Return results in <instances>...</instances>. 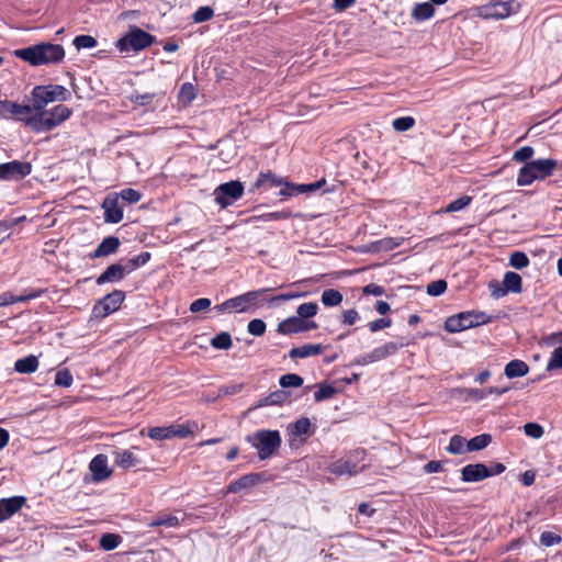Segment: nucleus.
I'll return each instance as SVG.
<instances>
[{
    "mask_svg": "<svg viewBox=\"0 0 562 562\" xmlns=\"http://www.w3.org/2000/svg\"><path fill=\"white\" fill-rule=\"evenodd\" d=\"M119 196L122 200L133 204V203H137L142 199V193L134 189L127 188V189H123L119 193Z\"/></svg>",
    "mask_w": 562,
    "mask_h": 562,
    "instance_id": "obj_59",
    "label": "nucleus"
},
{
    "mask_svg": "<svg viewBox=\"0 0 562 562\" xmlns=\"http://www.w3.org/2000/svg\"><path fill=\"white\" fill-rule=\"evenodd\" d=\"M25 217L21 216L14 220H4L0 221V235L9 236V229L19 224L21 221H23Z\"/></svg>",
    "mask_w": 562,
    "mask_h": 562,
    "instance_id": "obj_64",
    "label": "nucleus"
},
{
    "mask_svg": "<svg viewBox=\"0 0 562 562\" xmlns=\"http://www.w3.org/2000/svg\"><path fill=\"white\" fill-rule=\"evenodd\" d=\"M447 451L450 454H461L467 452V442L462 436L454 435L451 437Z\"/></svg>",
    "mask_w": 562,
    "mask_h": 562,
    "instance_id": "obj_40",
    "label": "nucleus"
},
{
    "mask_svg": "<svg viewBox=\"0 0 562 562\" xmlns=\"http://www.w3.org/2000/svg\"><path fill=\"white\" fill-rule=\"evenodd\" d=\"M491 317L484 312H461L448 317L445 322V329L448 333H459L471 327L487 324Z\"/></svg>",
    "mask_w": 562,
    "mask_h": 562,
    "instance_id": "obj_6",
    "label": "nucleus"
},
{
    "mask_svg": "<svg viewBox=\"0 0 562 562\" xmlns=\"http://www.w3.org/2000/svg\"><path fill=\"white\" fill-rule=\"evenodd\" d=\"M562 538L551 531H543L540 536V543L544 547H552L559 544Z\"/></svg>",
    "mask_w": 562,
    "mask_h": 562,
    "instance_id": "obj_58",
    "label": "nucleus"
},
{
    "mask_svg": "<svg viewBox=\"0 0 562 562\" xmlns=\"http://www.w3.org/2000/svg\"><path fill=\"white\" fill-rule=\"evenodd\" d=\"M15 56L32 66L55 64L65 57L61 45L52 43H40L14 52Z\"/></svg>",
    "mask_w": 562,
    "mask_h": 562,
    "instance_id": "obj_1",
    "label": "nucleus"
},
{
    "mask_svg": "<svg viewBox=\"0 0 562 562\" xmlns=\"http://www.w3.org/2000/svg\"><path fill=\"white\" fill-rule=\"evenodd\" d=\"M486 477L487 467L483 463L468 464L461 470V479L464 482H480Z\"/></svg>",
    "mask_w": 562,
    "mask_h": 562,
    "instance_id": "obj_21",
    "label": "nucleus"
},
{
    "mask_svg": "<svg viewBox=\"0 0 562 562\" xmlns=\"http://www.w3.org/2000/svg\"><path fill=\"white\" fill-rule=\"evenodd\" d=\"M122 542V538L120 535L116 533H104L100 538L99 544L100 547L105 550H114L119 547V544Z\"/></svg>",
    "mask_w": 562,
    "mask_h": 562,
    "instance_id": "obj_38",
    "label": "nucleus"
},
{
    "mask_svg": "<svg viewBox=\"0 0 562 562\" xmlns=\"http://www.w3.org/2000/svg\"><path fill=\"white\" fill-rule=\"evenodd\" d=\"M529 372L528 364L522 360H512L504 369V373L508 379L520 378Z\"/></svg>",
    "mask_w": 562,
    "mask_h": 562,
    "instance_id": "obj_27",
    "label": "nucleus"
},
{
    "mask_svg": "<svg viewBox=\"0 0 562 562\" xmlns=\"http://www.w3.org/2000/svg\"><path fill=\"white\" fill-rule=\"evenodd\" d=\"M154 42L155 37L153 35L135 27L116 42V47L122 53L130 49L138 52L149 47Z\"/></svg>",
    "mask_w": 562,
    "mask_h": 562,
    "instance_id": "obj_8",
    "label": "nucleus"
},
{
    "mask_svg": "<svg viewBox=\"0 0 562 562\" xmlns=\"http://www.w3.org/2000/svg\"><path fill=\"white\" fill-rule=\"evenodd\" d=\"M214 11L211 7H201L193 14L195 23H202L213 18Z\"/></svg>",
    "mask_w": 562,
    "mask_h": 562,
    "instance_id": "obj_54",
    "label": "nucleus"
},
{
    "mask_svg": "<svg viewBox=\"0 0 562 562\" xmlns=\"http://www.w3.org/2000/svg\"><path fill=\"white\" fill-rule=\"evenodd\" d=\"M55 384L63 387H69L72 384V375L68 369H61L56 372Z\"/></svg>",
    "mask_w": 562,
    "mask_h": 562,
    "instance_id": "obj_52",
    "label": "nucleus"
},
{
    "mask_svg": "<svg viewBox=\"0 0 562 562\" xmlns=\"http://www.w3.org/2000/svg\"><path fill=\"white\" fill-rule=\"evenodd\" d=\"M246 440L257 449L260 460L274 454L281 446L282 439L278 430L261 429L247 436Z\"/></svg>",
    "mask_w": 562,
    "mask_h": 562,
    "instance_id": "obj_3",
    "label": "nucleus"
},
{
    "mask_svg": "<svg viewBox=\"0 0 562 562\" xmlns=\"http://www.w3.org/2000/svg\"><path fill=\"white\" fill-rule=\"evenodd\" d=\"M102 209L104 210V221L106 223L116 224L123 218V211L119 205V196H106L102 202Z\"/></svg>",
    "mask_w": 562,
    "mask_h": 562,
    "instance_id": "obj_18",
    "label": "nucleus"
},
{
    "mask_svg": "<svg viewBox=\"0 0 562 562\" xmlns=\"http://www.w3.org/2000/svg\"><path fill=\"white\" fill-rule=\"evenodd\" d=\"M521 277L516 273L508 271L504 276L503 284L505 286V290H501V295H504L506 292H513V293H519L521 291ZM495 296H499L498 293H493Z\"/></svg>",
    "mask_w": 562,
    "mask_h": 562,
    "instance_id": "obj_25",
    "label": "nucleus"
},
{
    "mask_svg": "<svg viewBox=\"0 0 562 562\" xmlns=\"http://www.w3.org/2000/svg\"><path fill=\"white\" fill-rule=\"evenodd\" d=\"M447 290V282L445 280L432 281L427 285V293L431 296H438Z\"/></svg>",
    "mask_w": 562,
    "mask_h": 562,
    "instance_id": "obj_57",
    "label": "nucleus"
},
{
    "mask_svg": "<svg viewBox=\"0 0 562 562\" xmlns=\"http://www.w3.org/2000/svg\"><path fill=\"white\" fill-rule=\"evenodd\" d=\"M196 97L195 88L192 83L186 82L181 86L180 92H179V101L189 104L191 103L194 98Z\"/></svg>",
    "mask_w": 562,
    "mask_h": 562,
    "instance_id": "obj_43",
    "label": "nucleus"
},
{
    "mask_svg": "<svg viewBox=\"0 0 562 562\" xmlns=\"http://www.w3.org/2000/svg\"><path fill=\"white\" fill-rule=\"evenodd\" d=\"M289 397V393L283 390H278L272 393H270L268 396L261 398L258 401V403L251 407V409H256L263 406H270V405H280L284 403Z\"/></svg>",
    "mask_w": 562,
    "mask_h": 562,
    "instance_id": "obj_28",
    "label": "nucleus"
},
{
    "mask_svg": "<svg viewBox=\"0 0 562 562\" xmlns=\"http://www.w3.org/2000/svg\"><path fill=\"white\" fill-rule=\"evenodd\" d=\"M113 460L115 465L123 470H128L140 464L139 458L130 449L114 450Z\"/></svg>",
    "mask_w": 562,
    "mask_h": 562,
    "instance_id": "obj_20",
    "label": "nucleus"
},
{
    "mask_svg": "<svg viewBox=\"0 0 562 562\" xmlns=\"http://www.w3.org/2000/svg\"><path fill=\"white\" fill-rule=\"evenodd\" d=\"M435 8L430 2H422L415 4L412 10V18L415 21H425L434 16Z\"/></svg>",
    "mask_w": 562,
    "mask_h": 562,
    "instance_id": "obj_31",
    "label": "nucleus"
},
{
    "mask_svg": "<svg viewBox=\"0 0 562 562\" xmlns=\"http://www.w3.org/2000/svg\"><path fill=\"white\" fill-rule=\"evenodd\" d=\"M404 344L389 341L382 346L374 348L371 352L360 356L356 359V364L367 366L376 361H381L394 355Z\"/></svg>",
    "mask_w": 562,
    "mask_h": 562,
    "instance_id": "obj_13",
    "label": "nucleus"
},
{
    "mask_svg": "<svg viewBox=\"0 0 562 562\" xmlns=\"http://www.w3.org/2000/svg\"><path fill=\"white\" fill-rule=\"evenodd\" d=\"M149 259H150V254L145 251V252H142L133 258L127 259L124 262V265H125L127 272L131 273L135 269L147 263Z\"/></svg>",
    "mask_w": 562,
    "mask_h": 562,
    "instance_id": "obj_41",
    "label": "nucleus"
},
{
    "mask_svg": "<svg viewBox=\"0 0 562 562\" xmlns=\"http://www.w3.org/2000/svg\"><path fill=\"white\" fill-rule=\"evenodd\" d=\"M280 385L285 387H299L303 384V379L295 373L283 374L279 380Z\"/></svg>",
    "mask_w": 562,
    "mask_h": 562,
    "instance_id": "obj_45",
    "label": "nucleus"
},
{
    "mask_svg": "<svg viewBox=\"0 0 562 562\" xmlns=\"http://www.w3.org/2000/svg\"><path fill=\"white\" fill-rule=\"evenodd\" d=\"M336 389L331 385L321 384L318 390L314 393V400L316 402H323L331 398L336 394Z\"/></svg>",
    "mask_w": 562,
    "mask_h": 562,
    "instance_id": "obj_51",
    "label": "nucleus"
},
{
    "mask_svg": "<svg viewBox=\"0 0 562 562\" xmlns=\"http://www.w3.org/2000/svg\"><path fill=\"white\" fill-rule=\"evenodd\" d=\"M71 110L63 104H58L49 110L35 111L32 116L26 120V126L36 133L48 132L68 120Z\"/></svg>",
    "mask_w": 562,
    "mask_h": 562,
    "instance_id": "obj_2",
    "label": "nucleus"
},
{
    "mask_svg": "<svg viewBox=\"0 0 562 562\" xmlns=\"http://www.w3.org/2000/svg\"><path fill=\"white\" fill-rule=\"evenodd\" d=\"M284 181L282 179H278L274 175L268 172V173H260L259 178L257 179L255 186L257 188L268 186L269 188L279 187L282 186Z\"/></svg>",
    "mask_w": 562,
    "mask_h": 562,
    "instance_id": "obj_42",
    "label": "nucleus"
},
{
    "mask_svg": "<svg viewBox=\"0 0 562 562\" xmlns=\"http://www.w3.org/2000/svg\"><path fill=\"white\" fill-rule=\"evenodd\" d=\"M243 194L244 186L239 181L222 183L214 190L215 202L223 209L232 205L235 201L240 199Z\"/></svg>",
    "mask_w": 562,
    "mask_h": 562,
    "instance_id": "obj_9",
    "label": "nucleus"
},
{
    "mask_svg": "<svg viewBox=\"0 0 562 562\" xmlns=\"http://www.w3.org/2000/svg\"><path fill=\"white\" fill-rule=\"evenodd\" d=\"M127 270L124 263H114L109 266L97 279V283L99 285L108 283V282H119L121 281L125 274H127Z\"/></svg>",
    "mask_w": 562,
    "mask_h": 562,
    "instance_id": "obj_22",
    "label": "nucleus"
},
{
    "mask_svg": "<svg viewBox=\"0 0 562 562\" xmlns=\"http://www.w3.org/2000/svg\"><path fill=\"white\" fill-rule=\"evenodd\" d=\"M492 441V437L488 434H482L473 437L467 441V451H480L486 448Z\"/></svg>",
    "mask_w": 562,
    "mask_h": 562,
    "instance_id": "obj_32",
    "label": "nucleus"
},
{
    "mask_svg": "<svg viewBox=\"0 0 562 562\" xmlns=\"http://www.w3.org/2000/svg\"><path fill=\"white\" fill-rule=\"evenodd\" d=\"M155 97L156 94L154 92H135L130 97V100L136 105L145 106L149 105L154 101Z\"/></svg>",
    "mask_w": 562,
    "mask_h": 562,
    "instance_id": "obj_50",
    "label": "nucleus"
},
{
    "mask_svg": "<svg viewBox=\"0 0 562 562\" xmlns=\"http://www.w3.org/2000/svg\"><path fill=\"white\" fill-rule=\"evenodd\" d=\"M180 522V518L177 515L162 514L157 518L148 522L149 527L166 526L169 528L177 527Z\"/></svg>",
    "mask_w": 562,
    "mask_h": 562,
    "instance_id": "obj_33",
    "label": "nucleus"
},
{
    "mask_svg": "<svg viewBox=\"0 0 562 562\" xmlns=\"http://www.w3.org/2000/svg\"><path fill=\"white\" fill-rule=\"evenodd\" d=\"M562 368V347L553 350L551 358L547 364V370L552 371Z\"/></svg>",
    "mask_w": 562,
    "mask_h": 562,
    "instance_id": "obj_55",
    "label": "nucleus"
},
{
    "mask_svg": "<svg viewBox=\"0 0 562 562\" xmlns=\"http://www.w3.org/2000/svg\"><path fill=\"white\" fill-rule=\"evenodd\" d=\"M89 470L94 482H102L112 474V470L108 465V458L104 454L95 456L89 464Z\"/></svg>",
    "mask_w": 562,
    "mask_h": 562,
    "instance_id": "obj_17",
    "label": "nucleus"
},
{
    "mask_svg": "<svg viewBox=\"0 0 562 562\" xmlns=\"http://www.w3.org/2000/svg\"><path fill=\"white\" fill-rule=\"evenodd\" d=\"M11 106V115H14L18 120L24 122L26 125V120L29 116H32V112L34 111L33 103L31 105H23L13 102Z\"/></svg>",
    "mask_w": 562,
    "mask_h": 562,
    "instance_id": "obj_34",
    "label": "nucleus"
},
{
    "mask_svg": "<svg viewBox=\"0 0 562 562\" xmlns=\"http://www.w3.org/2000/svg\"><path fill=\"white\" fill-rule=\"evenodd\" d=\"M120 246V239L115 236L105 237L93 252V257H104L114 254Z\"/></svg>",
    "mask_w": 562,
    "mask_h": 562,
    "instance_id": "obj_26",
    "label": "nucleus"
},
{
    "mask_svg": "<svg viewBox=\"0 0 562 562\" xmlns=\"http://www.w3.org/2000/svg\"><path fill=\"white\" fill-rule=\"evenodd\" d=\"M38 368V359L37 357L30 355L22 359H19L14 363V370L19 373H33Z\"/></svg>",
    "mask_w": 562,
    "mask_h": 562,
    "instance_id": "obj_30",
    "label": "nucleus"
},
{
    "mask_svg": "<svg viewBox=\"0 0 562 562\" xmlns=\"http://www.w3.org/2000/svg\"><path fill=\"white\" fill-rule=\"evenodd\" d=\"M72 43L78 50L93 48L98 44L97 40L91 35H78L74 38Z\"/></svg>",
    "mask_w": 562,
    "mask_h": 562,
    "instance_id": "obj_46",
    "label": "nucleus"
},
{
    "mask_svg": "<svg viewBox=\"0 0 562 562\" xmlns=\"http://www.w3.org/2000/svg\"><path fill=\"white\" fill-rule=\"evenodd\" d=\"M317 328L314 321H304L296 316H290L278 324L277 331L281 335H294Z\"/></svg>",
    "mask_w": 562,
    "mask_h": 562,
    "instance_id": "obj_14",
    "label": "nucleus"
},
{
    "mask_svg": "<svg viewBox=\"0 0 562 562\" xmlns=\"http://www.w3.org/2000/svg\"><path fill=\"white\" fill-rule=\"evenodd\" d=\"M233 345L232 337L228 333L223 331L211 339V346L220 350H228Z\"/></svg>",
    "mask_w": 562,
    "mask_h": 562,
    "instance_id": "obj_39",
    "label": "nucleus"
},
{
    "mask_svg": "<svg viewBox=\"0 0 562 562\" xmlns=\"http://www.w3.org/2000/svg\"><path fill=\"white\" fill-rule=\"evenodd\" d=\"M533 156V148L530 146H525L519 148L514 154V160L524 162L530 159Z\"/></svg>",
    "mask_w": 562,
    "mask_h": 562,
    "instance_id": "obj_61",
    "label": "nucleus"
},
{
    "mask_svg": "<svg viewBox=\"0 0 562 562\" xmlns=\"http://www.w3.org/2000/svg\"><path fill=\"white\" fill-rule=\"evenodd\" d=\"M261 475L258 473H250L240 476L238 480L233 481L228 486L226 493H238L241 490L250 488L259 483Z\"/></svg>",
    "mask_w": 562,
    "mask_h": 562,
    "instance_id": "obj_23",
    "label": "nucleus"
},
{
    "mask_svg": "<svg viewBox=\"0 0 562 562\" xmlns=\"http://www.w3.org/2000/svg\"><path fill=\"white\" fill-rule=\"evenodd\" d=\"M32 172V165L26 161L13 160L0 164V180H21Z\"/></svg>",
    "mask_w": 562,
    "mask_h": 562,
    "instance_id": "obj_12",
    "label": "nucleus"
},
{
    "mask_svg": "<svg viewBox=\"0 0 562 562\" xmlns=\"http://www.w3.org/2000/svg\"><path fill=\"white\" fill-rule=\"evenodd\" d=\"M392 325V321L390 318H379L371 323H369V329L371 333L379 331L381 329L387 328Z\"/></svg>",
    "mask_w": 562,
    "mask_h": 562,
    "instance_id": "obj_63",
    "label": "nucleus"
},
{
    "mask_svg": "<svg viewBox=\"0 0 562 562\" xmlns=\"http://www.w3.org/2000/svg\"><path fill=\"white\" fill-rule=\"evenodd\" d=\"M148 437L153 440H164L170 438L169 426L168 427H151L148 429Z\"/></svg>",
    "mask_w": 562,
    "mask_h": 562,
    "instance_id": "obj_56",
    "label": "nucleus"
},
{
    "mask_svg": "<svg viewBox=\"0 0 562 562\" xmlns=\"http://www.w3.org/2000/svg\"><path fill=\"white\" fill-rule=\"evenodd\" d=\"M125 299L123 291L114 290L100 299L92 308V316L94 318H104L108 315L117 311Z\"/></svg>",
    "mask_w": 562,
    "mask_h": 562,
    "instance_id": "obj_10",
    "label": "nucleus"
},
{
    "mask_svg": "<svg viewBox=\"0 0 562 562\" xmlns=\"http://www.w3.org/2000/svg\"><path fill=\"white\" fill-rule=\"evenodd\" d=\"M247 329L254 336H262L266 331V323L260 318L251 319L247 325Z\"/></svg>",
    "mask_w": 562,
    "mask_h": 562,
    "instance_id": "obj_53",
    "label": "nucleus"
},
{
    "mask_svg": "<svg viewBox=\"0 0 562 562\" xmlns=\"http://www.w3.org/2000/svg\"><path fill=\"white\" fill-rule=\"evenodd\" d=\"M524 431L528 437L533 439H538L543 435V428L536 423H527L524 426Z\"/></svg>",
    "mask_w": 562,
    "mask_h": 562,
    "instance_id": "obj_60",
    "label": "nucleus"
},
{
    "mask_svg": "<svg viewBox=\"0 0 562 562\" xmlns=\"http://www.w3.org/2000/svg\"><path fill=\"white\" fill-rule=\"evenodd\" d=\"M210 306H211V300L206 299V297H201V299L193 301L190 304V312L199 313V312L207 310Z\"/></svg>",
    "mask_w": 562,
    "mask_h": 562,
    "instance_id": "obj_62",
    "label": "nucleus"
},
{
    "mask_svg": "<svg viewBox=\"0 0 562 562\" xmlns=\"http://www.w3.org/2000/svg\"><path fill=\"white\" fill-rule=\"evenodd\" d=\"M41 293H42V291H34V290L24 295H13L10 292H4V293L0 294V307L7 306V305H10L13 303L25 302V301H29L32 299H36L41 295Z\"/></svg>",
    "mask_w": 562,
    "mask_h": 562,
    "instance_id": "obj_29",
    "label": "nucleus"
},
{
    "mask_svg": "<svg viewBox=\"0 0 562 562\" xmlns=\"http://www.w3.org/2000/svg\"><path fill=\"white\" fill-rule=\"evenodd\" d=\"M471 201H472L471 196L462 195L459 199L450 202L446 206L445 212L446 213H453V212L462 211L463 209H465L471 203Z\"/></svg>",
    "mask_w": 562,
    "mask_h": 562,
    "instance_id": "obj_44",
    "label": "nucleus"
},
{
    "mask_svg": "<svg viewBox=\"0 0 562 562\" xmlns=\"http://www.w3.org/2000/svg\"><path fill=\"white\" fill-rule=\"evenodd\" d=\"M318 312V305L315 302L303 303L296 308V317H300L304 321H310V318L314 317Z\"/></svg>",
    "mask_w": 562,
    "mask_h": 562,
    "instance_id": "obj_35",
    "label": "nucleus"
},
{
    "mask_svg": "<svg viewBox=\"0 0 562 562\" xmlns=\"http://www.w3.org/2000/svg\"><path fill=\"white\" fill-rule=\"evenodd\" d=\"M25 503V497L13 496L0 499V522L18 513Z\"/></svg>",
    "mask_w": 562,
    "mask_h": 562,
    "instance_id": "obj_19",
    "label": "nucleus"
},
{
    "mask_svg": "<svg viewBox=\"0 0 562 562\" xmlns=\"http://www.w3.org/2000/svg\"><path fill=\"white\" fill-rule=\"evenodd\" d=\"M509 391V387H497V386H490L486 389H473V387H458L454 390V393L463 396L465 400H472V401H482L487 395L496 394L502 395Z\"/></svg>",
    "mask_w": 562,
    "mask_h": 562,
    "instance_id": "obj_16",
    "label": "nucleus"
},
{
    "mask_svg": "<svg viewBox=\"0 0 562 562\" xmlns=\"http://www.w3.org/2000/svg\"><path fill=\"white\" fill-rule=\"evenodd\" d=\"M519 3L515 0L495 1L481 8V16L485 19H505L517 12Z\"/></svg>",
    "mask_w": 562,
    "mask_h": 562,
    "instance_id": "obj_11",
    "label": "nucleus"
},
{
    "mask_svg": "<svg viewBox=\"0 0 562 562\" xmlns=\"http://www.w3.org/2000/svg\"><path fill=\"white\" fill-rule=\"evenodd\" d=\"M69 95V91L60 85L36 86L31 92L34 111H41L54 101H66Z\"/></svg>",
    "mask_w": 562,
    "mask_h": 562,
    "instance_id": "obj_5",
    "label": "nucleus"
},
{
    "mask_svg": "<svg viewBox=\"0 0 562 562\" xmlns=\"http://www.w3.org/2000/svg\"><path fill=\"white\" fill-rule=\"evenodd\" d=\"M192 427L196 428V424L193 423V424L170 425L169 426L170 438H172V437L187 438L193 434Z\"/></svg>",
    "mask_w": 562,
    "mask_h": 562,
    "instance_id": "obj_36",
    "label": "nucleus"
},
{
    "mask_svg": "<svg viewBox=\"0 0 562 562\" xmlns=\"http://www.w3.org/2000/svg\"><path fill=\"white\" fill-rule=\"evenodd\" d=\"M269 291V289H260L256 291H250L247 293H244L241 295H238L236 297H233L234 305H235V312H246L250 310L251 307L260 305L265 299V294Z\"/></svg>",
    "mask_w": 562,
    "mask_h": 562,
    "instance_id": "obj_15",
    "label": "nucleus"
},
{
    "mask_svg": "<svg viewBox=\"0 0 562 562\" xmlns=\"http://www.w3.org/2000/svg\"><path fill=\"white\" fill-rule=\"evenodd\" d=\"M557 165L558 162L554 159H538L528 162L520 168L517 184L529 186L535 180L544 179L553 173Z\"/></svg>",
    "mask_w": 562,
    "mask_h": 562,
    "instance_id": "obj_4",
    "label": "nucleus"
},
{
    "mask_svg": "<svg viewBox=\"0 0 562 562\" xmlns=\"http://www.w3.org/2000/svg\"><path fill=\"white\" fill-rule=\"evenodd\" d=\"M310 429H311V422L308 418L306 417H302L300 419H297L293 425H292V430L291 432L294 435V436H303V435H306L310 432Z\"/></svg>",
    "mask_w": 562,
    "mask_h": 562,
    "instance_id": "obj_48",
    "label": "nucleus"
},
{
    "mask_svg": "<svg viewBox=\"0 0 562 562\" xmlns=\"http://www.w3.org/2000/svg\"><path fill=\"white\" fill-rule=\"evenodd\" d=\"M415 125V119L412 116L397 117L392 122V126L396 132H406Z\"/></svg>",
    "mask_w": 562,
    "mask_h": 562,
    "instance_id": "obj_49",
    "label": "nucleus"
},
{
    "mask_svg": "<svg viewBox=\"0 0 562 562\" xmlns=\"http://www.w3.org/2000/svg\"><path fill=\"white\" fill-rule=\"evenodd\" d=\"M366 451L357 449L345 458L331 462L328 467L330 473L336 475H356L364 470Z\"/></svg>",
    "mask_w": 562,
    "mask_h": 562,
    "instance_id": "obj_7",
    "label": "nucleus"
},
{
    "mask_svg": "<svg viewBox=\"0 0 562 562\" xmlns=\"http://www.w3.org/2000/svg\"><path fill=\"white\" fill-rule=\"evenodd\" d=\"M529 262V258L522 251H514L509 257V265L515 269L526 268Z\"/></svg>",
    "mask_w": 562,
    "mask_h": 562,
    "instance_id": "obj_47",
    "label": "nucleus"
},
{
    "mask_svg": "<svg viewBox=\"0 0 562 562\" xmlns=\"http://www.w3.org/2000/svg\"><path fill=\"white\" fill-rule=\"evenodd\" d=\"M324 351V346L321 344H306L300 347H294L290 350L289 357L291 359L307 358L321 355Z\"/></svg>",
    "mask_w": 562,
    "mask_h": 562,
    "instance_id": "obj_24",
    "label": "nucleus"
},
{
    "mask_svg": "<svg viewBox=\"0 0 562 562\" xmlns=\"http://www.w3.org/2000/svg\"><path fill=\"white\" fill-rule=\"evenodd\" d=\"M321 301L325 306H337L342 302V294L337 290L328 289L322 293Z\"/></svg>",
    "mask_w": 562,
    "mask_h": 562,
    "instance_id": "obj_37",
    "label": "nucleus"
}]
</instances>
